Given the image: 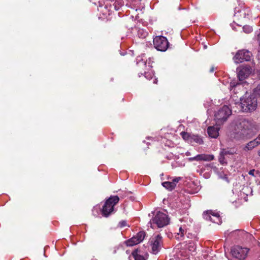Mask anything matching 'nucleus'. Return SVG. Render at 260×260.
I'll list each match as a JSON object with an SVG mask.
<instances>
[{
	"label": "nucleus",
	"mask_w": 260,
	"mask_h": 260,
	"mask_svg": "<svg viewBox=\"0 0 260 260\" xmlns=\"http://www.w3.org/2000/svg\"><path fill=\"white\" fill-rule=\"evenodd\" d=\"M219 177L222 179L226 180V181H228L227 175L225 174H222L221 173H220L219 174Z\"/></svg>",
	"instance_id": "obj_35"
},
{
	"label": "nucleus",
	"mask_w": 260,
	"mask_h": 260,
	"mask_svg": "<svg viewBox=\"0 0 260 260\" xmlns=\"http://www.w3.org/2000/svg\"><path fill=\"white\" fill-rule=\"evenodd\" d=\"M256 140L258 142V143L260 144V134L258 136V137L255 138Z\"/></svg>",
	"instance_id": "obj_38"
},
{
	"label": "nucleus",
	"mask_w": 260,
	"mask_h": 260,
	"mask_svg": "<svg viewBox=\"0 0 260 260\" xmlns=\"http://www.w3.org/2000/svg\"><path fill=\"white\" fill-rule=\"evenodd\" d=\"M207 48V46L206 45H205L204 46V48L206 49Z\"/></svg>",
	"instance_id": "obj_44"
},
{
	"label": "nucleus",
	"mask_w": 260,
	"mask_h": 260,
	"mask_svg": "<svg viewBox=\"0 0 260 260\" xmlns=\"http://www.w3.org/2000/svg\"><path fill=\"white\" fill-rule=\"evenodd\" d=\"M152 252L153 254H157L161 249L162 246V237L158 235L152 237L149 241Z\"/></svg>",
	"instance_id": "obj_6"
},
{
	"label": "nucleus",
	"mask_w": 260,
	"mask_h": 260,
	"mask_svg": "<svg viewBox=\"0 0 260 260\" xmlns=\"http://www.w3.org/2000/svg\"><path fill=\"white\" fill-rule=\"evenodd\" d=\"M186 248L191 253L195 251L196 249V245L194 241H189L187 245H186Z\"/></svg>",
	"instance_id": "obj_21"
},
{
	"label": "nucleus",
	"mask_w": 260,
	"mask_h": 260,
	"mask_svg": "<svg viewBox=\"0 0 260 260\" xmlns=\"http://www.w3.org/2000/svg\"><path fill=\"white\" fill-rule=\"evenodd\" d=\"M248 174L254 177H257L260 175V172L258 170L252 169L249 171Z\"/></svg>",
	"instance_id": "obj_25"
},
{
	"label": "nucleus",
	"mask_w": 260,
	"mask_h": 260,
	"mask_svg": "<svg viewBox=\"0 0 260 260\" xmlns=\"http://www.w3.org/2000/svg\"><path fill=\"white\" fill-rule=\"evenodd\" d=\"M155 48L158 51H165L169 45L167 38L163 36H157L153 39Z\"/></svg>",
	"instance_id": "obj_7"
},
{
	"label": "nucleus",
	"mask_w": 260,
	"mask_h": 260,
	"mask_svg": "<svg viewBox=\"0 0 260 260\" xmlns=\"http://www.w3.org/2000/svg\"><path fill=\"white\" fill-rule=\"evenodd\" d=\"M191 139H193V141L200 144L203 143L202 139L198 136H194L193 137H191Z\"/></svg>",
	"instance_id": "obj_26"
},
{
	"label": "nucleus",
	"mask_w": 260,
	"mask_h": 260,
	"mask_svg": "<svg viewBox=\"0 0 260 260\" xmlns=\"http://www.w3.org/2000/svg\"><path fill=\"white\" fill-rule=\"evenodd\" d=\"M132 258H134V260H146L147 255H146V257L143 256L141 254L140 251L136 249L132 252V255L129 257V260H132L131 259Z\"/></svg>",
	"instance_id": "obj_19"
},
{
	"label": "nucleus",
	"mask_w": 260,
	"mask_h": 260,
	"mask_svg": "<svg viewBox=\"0 0 260 260\" xmlns=\"http://www.w3.org/2000/svg\"><path fill=\"white\" fill-rule=\"evenodd\" d=\"M177 233H180V228H179L178 232H177Z\"/></svg>",
	"instance_id": "obj_45"
},
{
	"label": "nucleus",
	"mask_w": 260,
	"mask_h": 260,
	"mask_svg": "<svg viewBox=\"0 0 260 260\" xmlns=\"http://www.w3.org/2000/svg\"><path fill=\"white\" fill-rule=\"evenodd\" d=\"M258 129L256 123L243 118H238L235 121V136L236 139L243 138Z\"/></svg>",
	"instance_id": "obj_1"
},
{
	"label": "nucleus",
	"mask_w": 260,
	"mask_h": 260,
	"mask_svg": "<svg viewBox=\"0 0 260 260\" xmlns=\"http://www.w3.org/2000/svg\"><path fill=\"white\" fill-rule=\"evenodd\" d=\"M98 11L103 13V15L105 16L109 15L111 12L112 11L113 7L110 5L109 6V3L107 2L106 4L103 5L102 2H99V7L98 8Z\"/></svg>",
	"instance_id": "obj_17"
},
{
	"label": "nucleus",
	"mask_w": 260,
	"mask_h": 260,
	"mask_svg": "<svg viewBox=\"0 0 260 260\" xmlns=\"http://www.w3.org/2000/svg\"><path fill=\"white\" fill-rule=\"evenodd\" d=\"M219 128L217 126H209L208 128L207 132L209 136L213 138H216L218 135Z\"/></svg>",
	"instance_id": "obj_18"
},
{
	"label": "nucleus",
	"mask_w": 260,
	"mask_h": 260,
	"mask_svg": "<svg viewBox=\"0 0 260 260\" xmlns=\"http://www.w3.org/2000/svg\"><path fill=\"white\" fill-rule=\"evenodd\" d=\"M140 33H141V36L143 38H145L147 35V32L146 31H144L143 30H139L138 31V35L139 36Z\"/></svg>",
	"instance_id": "obj_33"
},
{
	"label": "nucleus",
	"mask_w": 260,
	"mask_h": 260,
	"mask_svg": "<svg viewBox=\"0 0 260 260\" xmlns=\"http://www.w3.org/2000/svg\"><path fill=\"white\" fill-rule=\"evenodd\" d=\"M181 178L180 177H176L172 180V183H174V186L176 187L177 183L181 180Z\"/></svg>",
	"instance_id": "obj_31"
},
{
	"label": "nucleus",
	"mask_w": 260,
	"mask_h": 260,
	"mask_svg": "<svg viewBox=\"0 0 260 260\" xmlns=\"http://www.w3.org/2000/svg\"><path fill=\"white\" fill-rule=\"evenodd\" d=\"M259 144H260L258 143V142L256 140V139H255L248 143L245 146L244 150L245 151L251 150L257 147Z\"/></svg>",
	"instance_id": "obj_20"
},
{
	"label": "nucleus",
	"mask_w": 260,
	"mask_h": 260,
	"mask_svg": "<svg viewBox=\"0 0 260 260\" xmlns=\"http://www.w3.org/2000/svg\"><path fill=\"white\" fill-rule=\"evenodd\" d=\"M156 82H157V80H156V79H155L153 80V83H156Z\"/></svg>",
	"instance_id": "obj_42"
},
{
	"label": "nucleus",
	"mask_w": 260,
	"mask_h": 260,
	"mask_svg": "<svg viewBox=\"0 0 260 260\" xmlns=\"http://www.w3.org/2000/svg\"><path fill=\"white\" fill-rule=\"evenodd\" d=\"M236 153V151L234 148L221 149L218 158L219 161L222 165L226 164L225 156L228 155H234Z\"/></svg>",
	"instance_id": "obj_13"
},
{
	"label": "nucleus",
	"mask_w": 260,
	"mask_h": 260,
	"mask_svg": "<svg viewBox=\"0 0 260 260\" xmlns=\"http://www.w3.org/2000/svg\"><path fill=\"white\" fill-rule=\"evenodd\" d=\"M180 134H181L182 138L184 140L191 142V141H190V139H191V137L188 133H187L186 132H181Z\"/></svg>",
	"instance_id": "obj_24"
},
{
	"label": "nucleus",
	"mask_w": 260,
	"mask_h": 260,
	"mask_svg": "<svg viewBox=\"0 0 260 260\" xmlns=\"http://www.w3.org/2000/svg\"><path fill=\"white\" fill-rule=\"evenodd\" d=\"M123 5L124 2L122 0H117L114 3L112 6L113 7V9L117 11Z\"/></svg>",
	"instance_id": "obj_22"
},
{
	"label": "nucleus",
	"mask_w": 260,
	"mask_h": 260,
	"mask_svg": "<svg viewBox=\"0 0 260 260\" xmlns=\"http://www.w3.org/2000/svg\"><path fill=\"white\" fill-rule=\"evenodd\" d=\"M251 54L248 51L245 50H240L237 52L233 59L235 63H239L245 61H248L250 59Z\"/></svg>",
	"instance_id": "obj_10"
},
{
	"label": "nucleus",
	"mask_w": 260,
	"mask_h": 260,
	"mask_svg": "<svg viewBox=\"0 0 260 260\" xmlns=\"http://www.w3.org/2000/svg\"><path fill=\"white\" fill-rule=\"evenodd\" d=\"M133 3H134L136 4H139L141 1V0H132Z\"/></svg>",
	"instance_id": "obj_36"
},
{
	"label": "nucleus",
	"mask_w": 260,
	"mask_h": 260,
	"mask_svg": "<svg viewBox=\"0 0 260 260\" xmlns=\"http://www.w3.org/2000/svg\"><path fill=\"white\" fill-rule=\"evenodd\" d=\"M91 260H96V259H92Z\"/></svg>",
	"instance_id": "obj_46"
},
{
	"label": "nucleus",
	"mask_w": 260,
	"mask_h": 260,
	"mask_svg": "<svg viewBox=\"0 0 260 260\" xmlns=\"http://www.w3.org/2000/svg\"><path fill=\"white\" fill-rule=\"evenodd\" d=\"M203 215L204 218L207 220L211 221L218 224H220L222 222L220 215L217 212L209 210L204 212Z\"/></svg>",
	"instance_id": "obj_9"
},
{
	"label": "nucleus",
	"mask_w": 260,
	"mask_h": 260,
	"mask_svg": "<svg viewBox=\"0 0 260 260\" xmlns=\"http://www.w3.org/2000/svg\"><path fill=\"white\" fill-rule=\"evenodd\" d=\"M258 77H259V78H260V70L258 71Z\"/></svg>",
	"instance_id": "obj_43"
},
{
	"label": "nucleus",
	"mask_w": 260,
	"mask_h": 260,
	"mask_svg": "<svg viewBox=\"0 0 260 260\" xmlns=\"http://www.w3.org/2000/svg\"><path fill=\"white\" fill-rule=\"evenodd\" d=\"M253 92L255 95L260 97V84L254 88Z\"/></svg>",
	"instance_id": "obj_29"
},
{
	"label": "nucleus",
	"mask_w": 260,
	"mask_h": 260,
	"mask_svg": "<svg viewBox=\"0 0 260 260\" xmlns=\"http://www.w3.org/2000/svg\"><path fill=\"white\" fill-rule=\"evenodd\" d=\"M118 226L120 228H123V227L127 226V223H126V221L122 220V221H120L119 222Z\"/></svg>",
	"instance_id": "obj_32"
},
{
	"label": "nucleus",
	"mask_w": 260,
	"mask_h": 260,
	"mask_svg": "<svg viewBox=\"0 0 260 260\" xmlns=\"http://www.w3.org/2000/svg\"><path fill=\"white\" fill-rule=\"evenodd\" d=\"M231 108L235 112H251L256 110L257 106V99L254 95L247 96L245 94L240 99V102H234L231 104Z\"/></svg>",
	"instance_id": "obj_2"
},
{
	"label": "nucleus",
	"mask_w": 260,
	"mask_h": 260,
	"mask_svg": "<svg viewBox=\"0 0 260 260\" xmlns=\"http://www.w3.org/2000/svg\"><path fill=\"white\" fill-rule=\"evenodd\" d=\"M243 30L246 33H249L252 31V28L249 25H245L243 27Z\"/></svg>",
	"instance_id": "obj_27"
},
{
	"label": "nucleus",
	"mask_w": 260,
	"mask_h": 260,
	"mask_svg": "<svg viewBox=\"0 0 260 260\" xmlns=\"http://www.w3.org/2000/svg\"><path fill=\"white\" fill-rule=\"evenodd\" d=\"M238 85H239V84L238 83H236V82L235 81L231 82V83H230V90H231L233 88L236 87Z\"/></svg>",
	"instance_id": "obj_34"
},
{
	"label": "nucleus",
	"mask_w": 260,
	"mask_h": 260,
	"mask_svg": "<svg viewBox=\"0 0 260 260\" xmlns=\"http://www.w3.org/2000/svg\"><path fill=\"white\" fill-rule=\"evenodd\" d=\"M231 107V106L230 105ZM233 110L231 107L228 106H223L220 108L215 114V119L218 124H222L226 121L229 116L232 114V111Z\"/></svg>",
	"instance_id": "obj_4"
},
{
	"label": "nucleus",
	"mask_w": 260,
	"mask_h": 260,
	"mask_svg": "<svg viewBox=\"0 0 260 260\" xmlns=\"http://www.w3.org/2000/svg\"><path fill=\"white\" fill-rule=\"evenodd\" d=\"M185 155L186 156H190V155H191V153L189 151H187L185 153Z\"/></svg>",
	"instance_id": "obj_39"
},
{
	"label": "nucleus",
	"mask_w": 260,
	"mask_h": 260,
	"mask_svg": "<svg viewBox=\"0 0 260 260\" xmlns=\"http://www.w3.org/2000/svg\"><path fill=\"white\" fill-rule=\"evenodd\" d=\"M214 159V156L213 155L211 154H198L196 156L192 157H189L188 158V161H211Z\"/></svg>",
	"instance_id": "obj_16"
},
{
	"label": "nucleus",
	"mask_w": 260,
	"mask_h": 260,
	"mask_svg": "<svg viewBox=\"0 0 260 260\" xmlns=\"http://www.w3.org/2000/svg\"><path fill=\"white\" fill-rule=\"evenodd\" d=\"M186 235V237L189 239H192L194 236L190 233L187 232L186 225H182L180 226V233H175V237L178 240H184V236Z\"/></svg>",
	"instance_id": "obj_15"
},
{
	"label": "nucleus",
	"mask_w": 260,
	"mask_h": 260,
	"mask_svg": "<svg viewBox=\"0 0 260 260\" xmlns=\"http://www.w3.org/2000/svg\"><path fill=\"white\" fill-rule=\"evenodd\" d=\"M238 77L240 81L247 78L252 72V69L249 66H242L238 69Z\"/></svg>",
	"instance_id": "obj_14"
},
{
	"label": "nucleus",
	"mask_w": 260,
	"mask_h": 260,
	"mask_svg": "<svg viewBox=\"0 0 260 260\" xmlns=\"http://www.w3.org/2000/svg\"><path fill=\"white\" fill-rule=\"evenodd\" d=\"M214 70V68H212L210 69V72H213Z\"/></svg>",
	"instance_id": "obj_41"
},
{
	"label": "nucleus",
	"mask_w": 260,
	"mask_h": 260,
	"mask_svg": "<svg viewBox=\"0 0 260 260\" xmlns=\"http://www.w3.org/2000/svg\"><path fill=\"white\" fill-rule=\"evenodd\" d=\"M162 185L169 190H172L175 187L174 183H172V181L164 182L162 183Z\"/></svg>",
	"instance_id": "obj_23"
},
{
	"label": "nucleus",
	"mask_w": 260,
	"mask_h": 260,
	"mask_svg": "<svg viewBox=\"0 0 260 260\" xmlns=\"http://www.w3.org/2000/svg\"><path fill=\"white\" fill-rule=\"evenodd\" d=\"M257 40L260 45V33L258 34L257 37Z\"/></svg>",
	"instance_id": "obj_37"
},
{
	"label": "nucleus",
	"mask_w": 260,
	"mask_h": 260,
	"mask_svg": "<svg viewBox=\"0 0 260 260\" xmlns=\"http://www.w3.org/2000/svg\"><path fill=\"white\" fill-rule=\"evenodd\" d=\"M144 75L146 79H150L152 78L153 74L152 72H150V73L145 72Z\"/></svg>",
	"instance_id": "obj_30"
},
{
	"label": "nucleus",
	"mask_w": 260,
	"mask_h": 260,
	"mask_svg": "<svg viewBox=\"0 0 260 260\" xmlns=\"http://www.w3.org/2000/svg\"><path fill=\"white\" fill-rule=\"evenodd\" d=\"M169 223V219L168 215L162 212L158 211L157 212L154 217L149 221L148 224L152 228H154L155 224L158 228H162Z\"/></svg>",
	"instance_id": "obj_3"
},
{
	"label": "nucleus",
	"mask_w": 260,
	"mask_h": 260,
	"mask_svg": "<svg viewBox=\"0 0 260 260\" xmlns=\"http://www.w3.org/2000/svg\"><path fill=\"white\" fill-rule=\"evenodd\" d=\"M145 237V233L144 231L139 232L135 236L125 242L127 246H133L141 242Z\"/></svg>",
	"instance_id": "obj_11"
},
{
	"label": "nucleus",
	"mask_w": 260,
	"mask_h": 260,
	"mask_svg": "<svg viewBox=\"0 0 260 260\" xmlns=\"http://www.w3.org/2000/svg\"><path fill=\"white\" fill-rule=\"evenodd\" d=\"M247 252L248 249L246 248H243L240 246H234L232 247L231 250L232 256L240 260L244 259Z\"/></svg>",
	"instance_id": "obj_8"
},
{
	"label": "nucleus",
	"mask_w": 260,
	"mask_h": 260,
	"mask_svg": "<svg viewBox=\"0 0 260 260\" xmlns=\"http://www.w3.org/2000/svg\"><path fill=\"white\" fill-rule=\"evenodd\" d=\"M257 155L260 157V149L257 151Z\"/></svg>",
	"instance_id": "obj_40"
},
{
	"label": "nucleus",
	"mask_w": 260,
	"mask_h": 260,
	"mask_svg": "<svg viewBox=\"0 0 260 260\" xmlns=\"http://www.w3.org/2000/svg\"><path fill=\"white\" fill-rule=\"evenodd\" d=\"M119 198L118 196H111L105 202L102 209L103 216L107 217L114 212V207L118 203Z\"/></svg>",
	"instance_id": "obj_5"
},
{
	"label": "nucleus",
	"mask_w": 260,
	"mask_h": 260,
	"mask_svg": "<svg viewBox=\"0 0 260 260\" xmlns=\"http://www.w3.org/2000/svg\"><path fill=\"white\" fill-rule=\"evenodd\" d=\"M145 237V233L144 231L139 232L135 236L125 242L127 246H133L141 242Z\"/></svg>",
	"instance_id": "obj_12"
},
{
	"label": "nucleus",
	"mask_w": 260,
	"mask_h": 260,
	"mask_svg": "<svg viewBox=\"0 0 260 260\" xmlns=\"http://www.w3.org/2000/svg\"><path fill=\"white\" fill-rule=\"evenodd\" d=\"M137 60V63L139 64L140 66L141 65V64H142L143 66L146 65V62L145 61H143V59L141 57H140V56L138 57Z\"/></svg>",
	"instance_id": "obj_28"
}]
</instances>
